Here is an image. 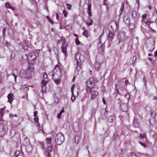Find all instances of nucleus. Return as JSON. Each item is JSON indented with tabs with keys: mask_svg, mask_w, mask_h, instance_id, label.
Instances as JSON below:
<instances>
[{
	"mask_svg": "<svg viewBox=\"0 0 157 157\" xmlns=\"http://www.w3.org/2000/svg\"><path fill=\"white\" fill-rule=\"evenodd\" d=\"M61 75V71L59 66L58 65H56L52 73L53 78L60 79Z\"/></svg>",
	"mask_w": 157,
	"mask_h": 157,
	"instance_id": "obj_2",
	"label": "nucleus"
},
{
	"mask_svg": "<svg viewBox=\"0 0 157 157\" xmlns=\"http://www.w3.org/2000/svg\"><path fill=\"white\" fill-rule=\"evenodd\" d=\"M153 137L155 141L156 142L157 140V134L154 132V134L153 135Z\"/></svg>",
	"mask_w": 157,
	"mask_h": 157,
	"instance_id": "obj_37",
	"label": "nucleus"
},
{
	"mask_svg": "<svg viewBox=\"0 0 157 157\" xmlns=\"http://www.w3.org/2000/svg\"><path fill=\"white\" fill-rule=\"evenodd\" d=\"M149 29L150 31H151V32H154V33L156 32V31L155 30L152 29L151 27H150L149 28Z\"/></svg>",
	"mask_w": 157,
	"mask_h": 157,
	"instance_id": "obj_60",
	"label": "nucleus"
},
{
	"mask_svg": "<svg viewBox=\"0 0 157 157\" xmlns=\"http://www.w3.org/2000/svg\"><path fill=\"white\" fill-rule=\"evenodd\" d=\"M153 100H154L156 101H157V96H154L153 98Z\"/></svg>",
	"mask_w": 157,
	"mask_h": 157,
	"instance_id": "obj_63",
	"label": "nucleus"
},
{
	"mask_svg": "<svg viewBox=\"0 0 157 157\" xmlns=\"http://www.w3.org/2000/svg\"><path fill=\"white\" fill-rule=\"evenodd\" d=\"M5 6L7 8L12 9L13 10H14L15 8L14 7L12 6L9 2H6L5 3Z\"/></svg>",
	"mask_w": 157,
	"mask_h": 157,
	"instance_id": "obj_20",
	"label": "nucleus"
},
{
	"mask_svg": "<svg viewBox=\"0 0 157 157\" xmlns=\"http://www.w3.org/2000/svg\"><path fill=\"white\" fill-rule=\"evenodd\" d=\"M38 113V112L37 111H35L34 113V116L35 117H37V115Z\"/></svg>",
	"mask_w": 157,
	"mask_h": 157,
	"instance_id": "obj_58",
	"label": "nucleus"
},
{
	"mask_svg": "<svg viewBox=\"0 0 157 157\" xmlns=\"http://www.w3.org/2000/svg\"><path fill=\"white\" fill-rule=\"evenodd\" d=\"M140 137L142 139L144 138L146 139V134L144 133L140 134Z\"/></svg>",
	"mask_w": 157,
	"mask_h": 157,
	"instance_id": "obj_28",
	"label": "nucleus"
},
{
	"mask_svg": "<svg viewBox=\"0 0 157 157\" xmlns=\"http://www.w3.org/2000/svg\"><path fill=\"white\" fill-rule=\"evenodd\" d=\"M27 151L28 152H31L33 149L32 145L31 144L25 146Z\"/></svg>",
	"mask_w": 157,
	"mask_h": 157,
	"instance_id": "obj_25",
	"label": "nucleus"
},
{
	"mask_svg": "<svg viewBox=\"0 0 157 157\" xmlns=\"http://www.w3.org/2000/svg\"><path fill=\"white\" fill-rule=\"evenodd\" d=\"M151 115L152 118H154L155 117V113L154 112H152L151 113Z\"/></svg>",
	"mask_w": 157,
	"mask_h": 157,
	"instance_id": "obj_49",
	"label": "nucleus"
},
{
	"mask_svg": "<svg viewBox=\"0 0 157 157\" xmlns=\"http://www.w3.org/2000/svg\"><path fill=\"white\" fill-rule=\"evenodd\" d=\"M110 26V27L109 29V31L113 32H115L118 26L117 22L116 21L111 22Z\"/></svg>",
	"mask_w": 157,
	"mask_h": 157,
	"instance_id": "obj_5",
	"label": "nucleus"
},
{
	"mask_svg": "<svg viewBox=\"0 0 157 157\" xmlns=\"http://www.w3.org/2000/svg\"><path fill=\"white\" fill-rule=\"evenodd\" d=\"M48 76L46 73H44L43 75L44 80H42L41 82H45V83H47L48 82Z\"/></svg>",
	"mask_w": 157,
	"mask_h": 157,
	"instance_id": "obj_19",
	"label": "nucleus"
},
{
	"mask_svg": "<svg viewBox=\"0 0 157 157\" xmlns=\"http://www.w3.org/2000/svg\"><path fill=\"white\" fill-rule=\"evenodd\" d=\"M80 55L78 54V52H77L75 55V59L76 62V67L78 68L79 67V68H80L81 62L80 59Z\"/></svg>",
	"mask_w": 157,
	"mask_h": 157,
	"instance_id": "obj_11",
	"label": "nucleus"
},
{
	"mask_svg": "<svg viewBox=\"0 0 157 157\" xmlns=\"http://www.w3.org/2000/svg\"><path fill=\"white\" fill-rule=\"evenodd\" d=\"M86 90L87 93H90L91 89L94 86L95 82L94 79L91 78L86 82Z\"/></svg>",
	"mask_w": 157,
	"mask_h": 157,
	"instance_id": "obj_1",
	"label": "nucleus"
},
{
	"mask_svg": "<svg viewBox=\"0 0 157 157\" xmlns=\"http://www.w3.org/2000/svg\"><path fill=\"white\" fill-rule=\"evenodd\" d=\"M34 119L35 122H38L39 119L38 117H35Z\"/></svg>",
	"mask_w": 157,
	"mask_h": 157,
	"instance_id": "obj_56",
	"label": "nucleus"
},
{
	"mask_svg": "<svg viewBox=\"0 0 157 157\" xmlns=\"http://www.w3.org/2000/svg\"><path fill=\"white\" fill-rule=\"evenodd\" d=\"M75 43H76V45H79L80 44V42L78 38H77L75 39Z\"/></svg>",
	"mask_w": 157,
	"mask_h": 157,
	"instance_id": "obj_39",
	"label": "nucleus"
},
{
	"mask_svg": "<svg viewBox=\"0 0 157 157\" xmlns=\"http://www.w3.org/2000/svg\"><path fill=\"white\" fill-rule=\"evenodd\" d=\"M40 144L42 147V148L43 149L44 148V147H45V144H44L43 142H41L40 143Z\"/></svg>",
	"mask_w": 157,
	"mask_h": 157,
	"instance_id": "obj_55",
	"label": "nucleus"
},
{
	"mask_svg": "<svg viewBox=\"0 0 157 157\" xmlns=\"http://www.w3.org/2000/svg\"><path fill=\"white\" fill-rule=\"evenodd\" d=\"M98 93L97 91H92L91 93V100H92L93 99H95L96 97L98 95Z\"/></svg>",
	"mask_w": 157,
	"mask_h": 157,
	"instance_id": "obj_17",
	"label": "nucleus"
},
{
	"mask_svg": "<svg viewBox=\"0 0 157 157\" xmlns=\"http://www.w3.org/2000/svg\"><path fill=\"white\" fill-rule=\"evenodd\" d=\"M115 33L109 31L107 36V39L109 42H112L114 39L115 35Z\"/></svg>",
	"mask_w": 157,
	"mask_h": 157,
	"instance_id": "obj_10",
	"label": "nucleus"
},
{
	"mask_svg": "<svg viewBox=\"0 0 157 157\" xmlns=\"http://www.w3.org/2000/svg\"><path fill=\"white\" fill-rule=\"evenodd\" d=\"M47 83H45V82H41V84L42 85V89L41 91L43 92H44L46 91V85L47 84Z\"/></svg>",
	"mask_w": 157,
	"mask_h": 157,
	"instance_id": "obj_23",
	"label": "nucleus"
},
{
	"mask_svg": "<svg viewBox=\"0 0 157 157\" xmlns=\"http://www.w3.org/2000/svg\"><path fill=\"white\" fill-rule=\"evenodd\" d=\"M80 137L79 135H76L75 138V142L78 144L79 142Z\"/></svg>",
	"mask_w": 157,
	"mask_h": 157,
	"instance_id": "obj_27",
	"label": "nucleus"
},
{
	"mask_svg": "<svg viewBox=\"0 0 157 157\" xmlns=\"http://www.w3.org/2000/svg\"><path fill=\"white\" fill-rule=\"evenodd\" d=\"M143 81L144 84L146 85L147 84V78H146L145 77L143 78Z\"/></svg>",
	"mask_w": 157,
	"mask_h": 157,
	"instance_id": "obj_54",
	"label": "nucleus"
},
{
	"mask_svg": "<svg viewBox=\"0 0 157 157\" xmlns=\"http://www.w3.org/2000/svg\"><path fill=\"white\" fill-rule=\"evenodd\" d=\"M61 114L59 113L57 115V117L59 119H60L61 117Z\"/></svg>",
	"mask_w": 157,
	"mask_h": 157,
	"instance_id": "obj_61",
	"label": "nucleus"
},
{
	"mask_svg": "<svg viewBox=\"0 0 157 157\" xmlns=\"http://www.w3.org/2000/svg\"><path fill=\"white\" fill-rule=\"evenodd\" d=\"M33 67L31 65H29V66L28 69L27 71H29V72L31 73V72L33 71Z\"/></svg>",
	"mask_w": 157,
	"mask_h": 157,
	"instance_id": "obj_31",
	"label": "nucleus"
},
{
	"mask_svg": "<svg viewBox=\"0 0 157 157\" xmlns=\"http://www.w3.org/2000/svg\"><path fill=\"white\" fill-rule=\"evenodd\" d=\"M14 97V95L12 93L9 94L7 98L8 99V101L11 104L13 100V97Z\"/></svg>",
	"mask_w": 157,
	"mask_h": 157,
	"instance_id": "obj_18",
	"label": "nucleus"
},
{
	"mask_svg": "<svg viewBox=\"0 0 157 157\" xmlns=\"http://www.w3.org/2000/svg\"><path fill=\"white\" fill-rule=\"evenodd\" d=\"M101 64V63H100L99 62H97L96 61L94 64L95 68L96 69H98L100 67V65Z\"/></svg>",
	"mask_w": 157,
	"mask_h": 157,
	"instance_id": "obj_26",
	"label": "nucleus"
},
{
	"mask_svg": "<svg viewBox=\"0 0 157 157\" xmlns=\"http://www.w3.org/2000/svg\"><path fill=\"white\" fill-rule=\"evenodd\" d=\"M52 49L55 51V54L57 55V54L56 52L55 51V50H56V52H57V53H58V48L56 47H54Z\"/></svg>",
	"mask_w": 157,
	"mask_h": 157,
	"instance_id": "obj_43",
	"label": "nucleus"
},
{
	"mask_svg": "<svg viewBox=\"0 0 157 157\" xmlns=\"http://www.w3.org/2000/svg\"><path fill=\"white\" fill-rule=\"evenodd\" d=\"M88 18V20L86 22V23L88 26H90L92 25L93 21L90 17H89Z\"/></svg>",
	"mask_w": 157,
	"mask_h": 157,
	"instance_id": "obj_24",
	"label": "nucleus"
},
{
	"mask_svg": "<svg viewBox=\"0 0 157 157\" xmlns=\"http://www.w3.org/2000/svg\"><path fill=\"white\" fill-rule=\"evenodd\" d=\"M66 5L67 6V8L68 10H70L71 9V8L72 7L71 5L69 4H66Z\"/></svg>",
	"mask_w": 157,
	"mask_h": 157,
	"instance_id": "obj_42",
	"label": "nucleus"
},
{
	"mask_svg": "<svg viewBox=\"0 0 157 157\" xmlns=\"http://www.w3.org/2000/svg\"><path fill=\"white\" fill-rule=\"evenodd\" d=\"M117 38L119 41V44L121 42H124L128 39V36L126 35L125 33L123 31H120L118 34Z\"/></svg>",
	"mask_w": 157,
	"mask_h": 157,
	"instance_id": "obj_3",
	"label": "nucleus"
},
{
	"mask_svg": "<svg viewBox=\"0 0 157 157\" xmlns=\"http://www.w3.org/2000/svg\"><path fill=\"white\" fill-rule=\"evenodd\" d=\"M139 143L142 146H143V147H145L146 146V145L144 144V143H142L141 141H139Z\"/></svg>",
	"mask_w": 157,
	"mask_h": 157,
	"instance_id": "obj_57",
	"label": "nucleus"
},
{
	"mask_svg": "<svg viewBox=\"0 0 157 157\" xmlns=\"http://www.w3.org/2000/svg\"><path fill=\"white\" fill-rule=\"evenodd\" d=\"M6 130L4 125L2 124H0V137L4 136Z\"/></svg>",
	"mask_w": 157,
	"mask_h": 157,
	"instance_id": "obj_14",
	"label": "nucleus"
},
{
	"mask_svg": "<svg viewBox=\"0 0 157 157\" xmlns=\"http://www.w3.org/2000/svg\"><path fill=\"white\" fill-rule=\"evenodd\" d=\"M125 89L124 86L122 85L116 84L115 86V90L116 91V94L117 95V94H120V91H124Z\"/></svg>",
	"mask_w": 157,
	"mask_h": 157,
	"instance_id": "obj_8",
	"label": "nucleus"
},
{
	"mask_svg": "<svg viewBox=\"0 0 157 157\" xmlns=\"http://www.w3.org/2000/svg\"><path fill=\"white\" fill-rule=\"evenodd\" d=\"M47 18L51 23H52V24H53V22L52 21V20H51L50 18L48 16H47Z\"/></svg>",
	"mask_w": 157,
	"mask_h": 157,
	"instance_id": "obj_51",
	"label": "nucleus"
},
{
	"mask_svg": "<svg viewBox=\"0 0 157 157\" xmlns=\"http://www.w3.org/2000/svg\"><path fill=\"white\" fill-rule=\"evenodd\" d=\"M64 138L63 135L61 133L57 134L55 138V142L58 144L60 145L64 142Z\"/></svg>",
	"mask_w": 157,
	"mask_h": 157,
	"instance_id": "obj_4",
	"label": "nucleus"
},
{
	"mask_svg": "<svg viewBox=\"0 0 157 157\" xmlns=\"http://www.w3.org/2000/svg\"><path fill=\"white\" fill-rule=\"evenodd\" d=\"M105 45L104 44H101V46L98 48L99 52H100V53H102L104 52L105 51Z\"/></svg>",
	"mask_w": 157,
	"mask_h": 157,
	"instance_id": "obj_22",
	"label": "nucleus"
},
{
	"mask_svg": "<svg viewBox=\"0 0 157 157\" xmlns=\"http://www.w3.org/2000/svg\"><path fill=\"white\" fill-rule=\"evenodd\" d=\"M125 83L126 85H127L129 83V82L128 80H125Z\"/></svg>",
	"mask_w": 157,
	"mask_h": 157,
	"instance_id": "obj_64",
	"label": "nucleus"
},
{
	"mask_svg": "<svg viewBox=\"0 0 157 157\" xmlns=\"http://www.w3.org/2000/svg\"><path fill=\"white\" fill-rule=\"evenodd\" d=\"M124 3H122L120 11V14H121L122 13L124 9Z\"/></svg>",
	"mask_w": 157,
	"mask_h": 157,
	"instance_id": "obj_34",
	"label": "nucleus"
},
{
	"mask_svg": "<svg viewBox=\"0 0 157 157\" xmlns=\"http://www.w3.org/2000/svg\"><path fill=\"white\" fill-rule=\"evenodd\" d=\"M55 81V82L56 83V84H58L60 82V79H58V78H53Z\"/></svg>",
	"mask_w": 157,
	"mask_h": 157,
	"instance_id": "obj_40",
	"label": "nucleus"
},
{
	"mask_svg": "<svg viewBox=\"0 0 157 157\" xmlns=\"http://www.w3.org/2000/svg\"><path fill=\"white\" fill-rule=\"evenodd\" d=\"M129 157H138L137 154L134 152L131 153L129 156Z\"/></svg>",
	"mask_w": 157,
	"mask_h": 157,
	"instance_id": "obj_35",
	"label": "nucleus"
},
{
	"mask_svg": "<svg viewBox=\"0 0 157 157\" xmlns=\"http://www.w3.org/2000/svg\"><path fill=\"white\" fill-rule=\"evenodd\" d=\"M47 150L45 151V154L46 155H47L48 156L50 157L51 155L50 152L52 151H50L48 149V147H47Z\"/></svg>",
	"mask_w": 157,
	"mask_h": 157,
	"instance_id": "obj_33",
	"label": "nucleus"
},
{
	"mask_svg": "<svg viewBox=\"0 0 157 157\" xmlns=\"http://www.w3.org/2000/svg\"><path fill=\"white\" fill-rule=\"evenodd\" d=\"M82 34L84 36L87 38L88 36V31L87 30H84Z\"/></svg>",
	"mask_w": 157,
	"mask_h": 157,
	"instance_id": "obj_32",
	"label": "nucleus"
},
{
	"mask_svg": "<svg viewBox=\"0 0 157 157\" xmlns=\"http://www.w3.org/2000/svg\"><path fill=\"white\" fill-rule=\"evenodd\" d=\"M68 46V44L66 43L65 41L63 42L61 46L62 52L66 56L67 55V49Z\"/></svg>",
	"mask_w": 157,
	"mask_h": 157,
	"instance_id": "obj_9",
	"label": "nucleus"
},
{
	"mask_svg": "<svg viewBox=\"0 0 157 157\" xmlns=\"http://www.w3.org/2000/svg\"><path fill=\"white\" fill-rule=\"evenodd\" d=\"M29 63L31 64H33L36 61V56L29 55L27 56Z\"/></svg>",
	"mask_w": 157,
	"mask_h": 157,
	"instance_id": "obj_12",
	"label": "nucleus"
},
{
	"mask_svg": "<svg viewBox=\"0 0 157 157\" xmlns=\"http://www.w3.org/2000/svg\"><path fill=\"white\" fill-rule=\"evenodd\" d=\"M104 34V32H103V33H102L101 35L99 37V39H98V42L99 44L101 43V36L102 34Z\"/></svg>",
	"mask_w": 157,
	"mask_h": 157,
	"instance_id": "obj_50",
	"label": "nucleus"
},
{
	"mask_svg": "<svg viewBox=\"0 0 157 157\" xmlns=\"http://www.w3.org/2000/svg\"><path fill=\"white\" fill-rule=\"evenodd\" d=\"M147 17V15L146 14H144L142 16L143 19Z\"/></svg>",
	"mask_w": 157,
	"mask_h": 157,
	"instance_id": "obj_62",
	"label": "nucleus"
},
{
	"mask_svg": "<svg viewBox=\"0 0 157 157\" xmlns=\"http://www.w3.org/2000/svg\"><path fill=\"white\" fill-rule=\"evenodd\" d=\"M63 13L64 14V16L65 17H66L67 16V11L65 10L63 11Z\"/></svg>",
	"mask_w": 157,
	"mask_h": 157,
	"instance_id": "obj_45",
	"label": "nucleus"
},
{
	"mask_svg": "<svg viewBox=\"0 0 157 157\" xmlns=\"http://www.w3.org/2000/svg\"><path fill=\"white\" fill-rule=\"evenodd\" d=\"M14 117H17V115L16 114H15V115H13L12 114H10V116H9V117L10 118H13Z\"/></svg>",
	"mask_w": 157,
	"mask_h": 157,
	"instance_id": "obj_53",
	"label": "nucleus"
},
{
	"mask_svg": "<svg viewBox=\"0 0 157 157\" xmlns=\"http://www.w3.org/2000/svg\"><path fill=\"white\" fill-rule=\"evenodd\" d=\"M124 20L125 21V23L127 24H129L130 22L129 19L128 17H124Z\"/></svg>",
	"mask_w": 157,
	"mask_h": 157,
	"instance_id": "obj_30",
	"label": "nucleus"
},
{
	"mask_svg": "<svg viewBox=\"0 0 157 157\" xmlns=\"http://www.w3.org/2000/svg\"><path fill=\"white\" fill-rule=\"evenodd\" d=\"M46 141L47 144V147H48V149L50 151H52V147L51 144L52 141V139L51 138H47Z\"/></svg>",
	"mask_w": 157,
	"mask_h": 157,
	"instance_id": "obj_13",
	"label": "nucleus"
},
{
	"mask_svg": "<svg viewBox=\"0 0 157 157\" xmlns=\"http://www.w3.org/2000/svg\"><path fill=\"white\" fill-rule=\"evenodd\" d=\"M87 13L88 14L89 16H90V17L92 16V13L91 12V10H87Z\"/></svg>",
	"mask_w": 157,
	"mask_h": 157,
	"instance_id": "obj_52",
	"label": "nucleus"
},
{
	"mask_svg": "<svg viewBox=\"0 0 157 157\" xmlns=\"http://www.w3.org/2000/svg\"><path fill=\"white\" fill-rule=\"evenodd\" d=\"M118 135V133L117 132H116L113 135V138L114 139L117 138Z\"/></svg>",
	"mask_w": 157,
	"mask_h": 157,
	"instance_id": "obj_47",
	"label": "nucleus"
},
{
	"mask_svg": "<svg viewBox=\"0 0 157 157\" xmlns=\"http://www.w3.org/2000/svg\"><path fill=\"white\" fill-rule=\"evenodd\" d=\"M88 7L87 8V10H91V5L90 2H88Z\"/></svg>",
	"mask_w": 157,
	"mask_h": 157,
	"instance_id": "obj_41",
	"label": "nucleus"
},
{
	"mask_svg": "<svg viewBox=\"0 0 157 157\" xmlns=\"http://www.w3.org/2000/svg\"><path fill=\"white\" fill-rule=\"evenodd\" d=\"M122 111L126 112L128 110V107L126 104H123L120 105Z\"/></svg>",
	"mask_w": 157,
	"mask_h": 157,
	"instance_id": "obj_16",
	"label": "nucleus"
},
{
	"mask_svg": "<svg viewBox=\"0 0 157 157\" xmlns=\"http://www.w3.org/2000/svg\"><path fill=\"white\" fill-rule=\"evenodd\" d=\"M75 85L73 84L72 85V86L71 87V93H72V94L73 95V89L75 88Z\"/></svg>",
	"mask_w": 157,
	"mask_h": 157,
	"instance_id": "obj_48",
	"label": "nucleus"
},
{
	"mask_svg": "<svg viewBox=\"0 0 157 157\" xmlns=\"http://www.w3.org/2000/svg\"><path fill=\"white\" fill-rule=\"evenodd\" d=\"M20 153V152L19 151H17L15 153V156H17L19 155Z\"/></svg>",
	"mask_w": 157,
	"mask_h": 157,
	"instance_id": "obj_46",
	"label": "nucleus"
},
{
	"mask_svg": "<svg viewBox=\"0 0 157 157\" xmlns=\"http://www.w3.org/2000/svg\"><path fill=\"white\" fill-rule=\"evenodd\" d=\"M71 100L72 102L74 101L75 100V96L74 94V93H73V95L72 94V96L71 98Z\"/></svg>",
	"mask_w": 157,
	"mask_h": 157,
	"instance_id": "obj_38",
	"label": "nucleus"
},
{
	"mask_svg": "<svg viewBox=\"0 0 157 157\" xmlns=\"http://www.w3.org/2000/svg\"><path fill=\"white\" fill-rule=\"evenodd\" d=\"M133 124L134 127L136 128H138L140 125V123L137 119L134 118Z\"/></svg>",
	"mask_w": 157,
	"mask_h": 157,
	"instance_id": "obj_15",
	"label": "nucleus"
},
{
	"mask_svg": "<svg viewBox=\"0 0 157 157\" xmlns=\"http://www.w3.org/2000/svg\"><path fill=\"white\" fill-rule=\"evenodd\" d=\"M132 16L133 18H135L136 16V11L134 10H132Z\"/></svg>",
	"mask_w": 157,
	"mask_h": 157,
	"instance_id": "obj_29",
	"label": "nucleus"
},
{
	"mask_svg": "<svg viewBox=\"0 0 157 157\" xmlns=\"http://www.w3.org/2000/svg\"><path fill=\"white\" fill-rule=\"evenodd\" d=\"M96 61L98 62L103 63L105 62L104 56L102 53H99L97 55L96 58Z\"/></svg>",
	"mask_w": 157,
	"mask_h": 157,
	"instance_id": "obj_7",
	"label": "nucleus"
},
{
	"mask_svg": "<svg viewBox=\"0 0 157 157\" xmlns=\"http://www.w3.org/2000/svg\"><path fill=\"white\" fill-rule=\"evenodd\" d=\"M6 28H4L3 30V35L5 36V35Z\"/></svg>",
	"mask_w": 157,
	"mask_h": 157,
	"instance_id": "obj_59",
	"label": "nucleus"
},
{
	"mask_svg": "<svg viewBox=\"0 0 157 157\" xmlns=\"http://www.w3.org/2000/svg\"><path fill=\"white\" fill-rule=\"evenodd\" d=\"M113 116H110L109 117L108 119L109 122H111L113 121Z\"/></svg>",
	"mask_w": 157,
	"mask_h": 157,
	"instance_id": "obj_36",
	"label": "nucleus"
},
{
	"mask_svg": "<svg viewBox=\"0 0 157 157\" xmlns=\"http://www.w3.org/2000/svg\"><path fill=\"white\" fill-rule=\"evenodd\" d=\"M145 110L147 111H150L151 108L150 106H147L145 108Z\"/></svg>",
	"mask_w": 157,
	"mask_h": 157,
	"instance_id": "obj_44",
	"label": "nucleus"
},
{
	"mask_svg": "<svg viewBox=\"0 0 157 157\" xmlns=\"http://www.w3.org/2000/svg\"><path fill=\"white\" fill-rule=\"evenodd\" d=\"M23 144L25 146L31 144L28 138L25 137V138L23 142Z\"/></svg>",
	"mask_w": 157,
	"mask_h": 157,
	"instance_id": "obj_21",
	"label": "nucleus"
},
{
	"mask_svg": "<svg viewBox=\"0 0 157 157\" xmlns=\"http://www.w3.org/2000/svg\"><path fill=\"white\" fill-rule=\"evenodd\" d=\"M31 73L29 71L22 70L20 73V75L21 77L25 78H30L31 75Z\"/></svg>",
	"mask_w": 157,
	"mask_h": 157,
	"instance_id": "obj_6",
	"label": "nucleus"
}]
</instances>
